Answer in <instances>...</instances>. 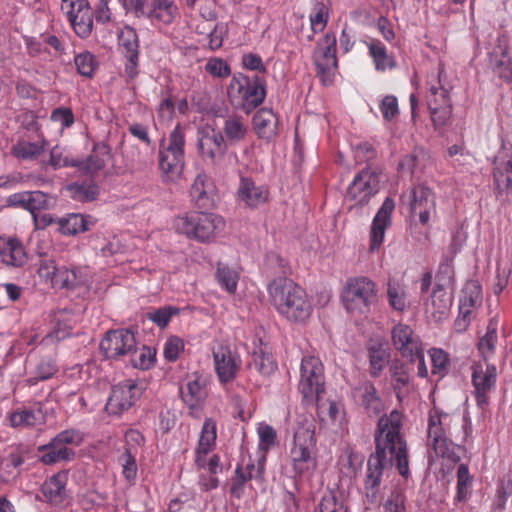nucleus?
I'll list each match as a JSON object with an SVG mask.
<instances>
[{
	"label": "nucleus",
	"instance_id": "9",
	"mask_svg": "<svg viewBox=\"0 0 512 512\" xmlns=\"http://www.w3.org/2000/svg\"><path fill=\"white\" fill-rule=\"evenodd\" d=\"M377 293V285L369 277H350L343 286L341 301L347 312L362 315L377 303Z\"/></svg>",
	"mask_w": 512,
	"mask_h": 512
},
{
	"label": "nucleus",
	"instance_id": "15",
	"mask_svg": "<svg viewBox=\"0 0 512 512\" xmlns=\"http://www.w3.org/2000/svg\"><path fill=\"white\" fill-rule=\"evenodd\" d=\"M401 202L409 208L411 217L419 218L422 225L429 223L436 213V195L428 186L413 185L401 194Z\"/></svg>",
	"mask_w": 512,
	"mask_h": 512
},
{
	"label": "nucleus",
	"instance_id": "7",
	"mask_svg": "<svg viewBox=\"0 0 512 512\" xmlns=\"http://www.w3.org/2000/svg\"><path fill=\"white\" fill-rule=\"evenodd\" d=\"M185 132L178 123L168 137V145L161 141L159 148V169L165 182H177L185 165Z\"/></svg>",
	"mask_w": 512,
	"mask_h": 512
},
{
	"label": "nucleus",
	"instance_id": "60",
	"mask_svg": "<svg viewBox=\"0 0 512 512\" xmlns=\"http://www.w3.org/2000/svg\"><path fill=\"white\" fill-rule=\"evenodd\" d=\"M391 378L394 391L399 397L401 389L406 387L410 382V375L405 366L401 363H394L391 368Z\"/></svg>",
	"mask_w": 512,
	"mask_h": 512
},
{
	"label": "nucleus",
	"instance_id": "49",
	"mask_svg": "<svg viewBox=\"0 0 512 512\" xmlns=\"http://www.w3.org/2000/svg\"><path fill=\"white\" fill-rule=\"evenodd\" d=\"M71 316L72 313L66 309L54 312L52 316V322L54 326L53 332L50 334V336L58 341L69 336L72 331Z\"/></svg>",
	"mask_w": 512,
	"mask_h": 512
},
{
	"label": "nucleus",
	"instance_id": "35",
	"mask_svg": "<svg viewBox=\"0 0 512 512\" xmlns=\"http://www.w3.org/2000/svg\"><path fill=\"white\" fill-rule=\"evenodd\" d=\"M248 367L265 377L272 375L278 368L269 347L263 344L253 350Z\"/></svg>",
	"mask_w": 512,
	"mask_h": 512
},
{
	"label": "nucleus",
	"instance_id": "22",
	"mask_svg": "<svg viewBox=\"0 0 512 512\" xmlns=\"http://www.w3.org/2000/svg\"><path fill=\"white\" fill-rule=\"evenodd\" d=\"M197 148L204 161L216 164L224 158L227 144L221 132L204 126L197 130Z\"/></svg>",
	"mask_w": 512,
	"mask_h": 512
},
{
	"label": "nucleus",
	"instance_id": "47",
	"mask_svg": "<svg viewBox=\"0 0 512 512\" xmlns=\"http://www.w3.org/2000/svg\"><path fill=\"white\" fill-rule=\"evenodd\" d=\"M215 278L220 287L229 294H234L237 290L239 273L229 265L218 262L215 272Z\"/></svg>",
	"mask_w": 512,
	"mask_h": 512
},
{
	"label": "nucleus",
	"instance_id": "56",
	"mask_svg": "<svg viewBox=\"0 0 512 512\" xmlns=\"http://www.w3.org/2000/svg\"><path fill=\"white\" fill-rule=\"evenodd\" d=\"M27 197L25 210L29 211L32 216L36 215L38 211L48 209L50 206L49 195L42 191H28Z\"/></svg>",
	"mask_w": 512,
	"mask_h": 512
},
{
	"label": "nucleus",
	"instance_id": "42",
	"mask_svg": "<svg viewBox=\"0 0 512 512\" xmlns=\"http://www.w3.org/2000/svg\"><path fill=\"white\" fill-rule=\"evenodd\" d=\"M387 298L390 307L396 311H404L408 306V294L404 283L395 278L387 282Z\"/></svg>",
	"mask_w": 512,
	"mask_h": 512
},
{
	"label": "nucleus",
	"instance_id": "20",
	"mask_svg": "<svg viewBox=\"0 0 512 512\" xmlns=\"http://www.w3.org/2000/svg\"><path fill=\"white\" fill-rule=\"evenodd\" d=\"M216 375L221 384L231 383L242 366L238 352L225 344H218L212 349Z\"/></svg>",
	"mask_w": 512,
	"mask_h": 512
},
{
	"label": "nucleus",
	"instance_id": "44",
	"mask_svg": "<svg viewBox=\"0 0 512 512\" xmlns=\"http://www.w3.org/2000/svg\"><path fill=\"white\" fill-rule=\"evenodd\" d=\"M66 189L71 198L80 202L93 201L99 194V187L93 180L73 182Z\"/></svg>",
	"mask_w": 512,
	"mask_h": 512
},
{
	"label": "nucleus",
	"instance_id": "53",
	"mask_svg": "<svg viewBox=\"0 0 512 512\" xmlns=\"http://www.w3.org/2000/svg\"><path fill=\"white\" fill-rule=\"evenodd\" d=\"M43 169H47V167H51L53 170H58L64 167H74L76 164V159L70 158L68 155H65L63 148L59 146H54L50 150V156L48 161H42L41 163Z\"/></svg>",
	"mask_w": 512,
	"mask_h": 512
},
{
	"label": "nucleus",
	"instance_id": "6",
	"mask_svg": "<svg viewBox=\"0 0 512 512\" xmlns=\"http://www.w3.org/2000/svg\"><path fill=\"white\" fill-rule=\"evenodd\" d=\"M230 103L235 109L249 114L266 98V80L258 75L249 77L243 73L234 74L227 88Z\"/></svg>",
	"mask_w": 512,
	"mask_h": 512
},
{
	"label": "nucleus",
	"instance_id": "11",
	"mask_svg": "<svg viewBox=\"0 0 512 512\" xmlns=\"http://www.w3.org/2000/svg\"><path fill=\"white\" fill-rule=\"evenodd\" d=\"M453 422V416L433 408L428 418V446L437 457L458 461L459 456L455 452L454 443L448 439L447 432Z\"/></svg>",
	"mask_w": 512,
	"mask_h": 512
},
{
	"label": "nucleus",
	"instance_id": "16",
	"mask_svg": "<svg viewBox=\"0 0 512 512\" xmlns=\"http://www.w3.org/2000/svg\"><path fill=\"white\" fill-rule=\"evenodd\" d=\"M498 372L494 364L477 361L471 365V382L473 394L479 408H485L489 403V394L495 390Z\"/></svg>",
	"mask_w": 512,
	"mask_h": 512
},
{
	"label": "nucleus",
	"instance_id": "36",
	"mask_svg": "<svg viewBox=\"0 0 512 512\" xmlns=\"http://www.w3.org/2000/svg\"><path fill=\"white\" fill-rule=\"evenodd\" d=\"M47 141L44 138L30 140L20 138L11 148L12 155L23 161L36 160L46 149Z\"/></svg>",
	"mask_w": 512,
	"mask_h": 512
},
{
	"label": "nucleus",
	"instance_id": "61",
	"mask_svg": "<svg viewBox=\"0 0 512 512\" xmlns=\"http://www.w3.org/2000/svg\"><path fill=\"white\" fill-rule=\"evenodd\" d=\"M176 307L165 306L147 313V319L155 323L160 328H165L170 322L173 315L178 314Z\"/></svg>",
	"mask_w": 512,
	"mask_h": 512
},
{
	"label": "nucleus",
	"instance_id": "29",
	"mask_svg": "<svg viewBox=\"0 0 512 512\" xmlns=\"http://www.w3.org/2000/svg\"><path fill=\"white\" fill-rule=\"evenodd\" d=\"M179 392L182 401L190 410L200 409L207 398L206 380L197 375L188 379Z\"/></svg>",
	"mask_w": 512,
	"mask_h": 512
},
{
	"label": "nucleus",
	"instance_id": "27",
	"mask_svg": "<svg viewBox=\"0 0 512 512\" xmlns=\"http://www.w3.org/2000/svg\"><path fill=\"white\" fill-rule=\"evenodd\" d=\"M494 183L500 191L512 187V147L503 145L494 158Z\"/></svg>",
	"mask_w": 512,
	"mask_h": 512
},
{
	"label": "nucleus",
	"instance_id": "12",
	"mask_svg": "<svg viewBox=\"0 0 512 512\" xmlns=\"http://www.w3.org/2000/svg\"><path fill=\"white\" fill-rule=\"evenodd\" d=\"M127 10L137 18H146L159 31L171 25L179 16L174 0H129Z\"/></svg>",
	"mask_w": 512,
	"mask_h": 512
},
{
	"label": "nucleus",
	"instance_id": "46",
	"mask_svg": "<svg viewBox=\"0 0 512 512\" xmlns=\"http://www.w3.org/2000/svg\"><path fill=\"white\" fill-rule=\"evenodd\" d=\"M370 374L378 377L388 363L390 353L386 345L374 343L369 347Z\"/></svg>",
	"mask_w": 512,
	"mask_h": 512
},
{
	"label": "nucleus",
	"instance_id": "31",
	"mask_svg": "<svg viewBox=\"0 0 512 512\" xmlns=\"http://www.w3.org/2000/svg\"><path fill=\"white\" fill-rule=\"evenodd\" d=\"M68 472L60 471L44 481L41 491L47 502L58 505L68 498Z\"/></svg>",
	"mask_w": 512,
	"mask_h": 512
},
{
	"label": "nucleus",
	"instance_id": "57",
	"mask_svg": "<svg viewBox=\"0 0 512 512\" xmlns=\"http://www.w3.org/2000/svg\"><path fill=\"white\" fill-rule=\"evenodd\" d=\"M136 456L137 454L135 453L123 451V453L118 458V461L122 467V474L124 478L130 483H133L137 477L138 466Z\"/></svg>",
	"mask_w": 512,
	"mask_h": 512
},
{
	"label": "nucleus",
	"instance_id": "59",
	"mask_svg": "<svg viewBox=\"0 0 512 512\" xmlns=\"http://www.w3.org/2000/svg\"><path fill=\"white\" fill-rule=\"evenodd\" d=\"M429 356L432 363V373L443 377L448 371V354L443 349L432 348L429 350Z\"/></svg>",
	"mask_w": 512,
	"mask_h": 512
},
{
	"label": "nucleus",
	"instance_id": "39",
	"mask_svg": "<svg viewBox=\"0 0 512 512\" xmlns=\"http://www.w3.org/2000/svg\"><path fill=\"white\" fill-rule=\"evenodd\" d=\"M26 259L25 250L17 239H9L0 247V260L7 266L20 267Z\"/></svg>",
	"mask_w": 512,
	"mask_h": 512
},
{
	"label": "nucleus",
	"instance_id": "17",
	"mask_svg": "<svg viewBox=\"0 0 512 512\" xmlns=\"http://www.w3.org/2000/svg\"><path fill=\"white\" fill-rule=\"evenodd\" d=\"M380 190V176L372 169H363L355 175L347 188L346 198L355 206L363 207Z\"/></svg>",
	"mask_w": 512,
	"mask_h": 512
},
{
	"label": "nucleus",
	"instance_id": "1",
	"mask_svg": "<svg viewBox=\"0 0 512 512\" xmlns=\"http://www.w3.org/2000/svg\"><path fill=\"white\" fill-rule=\"evenodd\" d=\"M401 429L402 415L397 410L378 421L376 449L368 458L364 478V494L369 504L377 503L384 470L390 465L394 463L402 477L410 475L407 444Z\"/></svg>",
	"mask_w": 512,
	"mask_h": 512
},
{
	"label": "nucleus",
	"instance_id": "3",
	"mask_svg": "<svg viewBox=\"0 0 512 512\" xmlns=\"http://www.w3.org/2000/svg\"><path fill=\"white\" fill-rule=\"evenodd\" d=\"M225 227V219L212 212L189 211L173 220V228L178 234L202 244L215 242Z\"/></svg>",
	"mask_w": 512,
	"mask_h": 512
},
{
	"label": "nucleus",
	"instance_id": "43",
	"mask_svg": "<svg viewBox=\"0 0 512 512\" xmlns=\"http://www.w3.org/2000/svg\"><path fill=\"white\" fill-rule=\"evenodd\" d=\"M498 342L497 321L492 319L487 325L486 333L479 339L478 351L482 362H488L495 354Z\"/></svg>",
	"mask_w": 512,
	"mask_h": 512
},
{
	"label": "nucleus",
	"instance_id": "41",
	"mask_svg": "<svg viewBox=\"0 0 512 512\" xmlns=\"http://www.w3.org/2000/svg\"><path fill=\"white\" fill-rule=\"evenodd\" d=\"M93 224L94 220L91 216L76 213L59 220L60 230L64 235L83 233L89 230Z\"/></svg>",
	"mask_w": 512,
	"mask_h": 512
},
{
	"label": "nucleus",
	"instance_id": "38",
	"mask_svg": "<svg viewBox=\"0 0 512 512\" xmlns=\"http://www.w3.org/2000/svg\"><path fill=\"white\" fill-rule=\"evenodd\" d=\"M222 131L226 144L236 145L245 139L248 126L243 117L232 115L224 120Z\"/></svg>",
	"mask_w": 512,
	"mask_h": 512
},
{
	"label": "nucleus",
	"instance_id": "52",
	"mask_svg": "<svg viewBox=\"0 0 512 512\" xmlns=\"http://www.w3.org/2000/svg\"><path fill=\"white\" fill-rule=\"evenodd\" d=\"M257 434L259 438L257 454L266 456L267 452L276 444L277 432L271 425L260 423Z\"/></svg>",
	"mask_w": 512,
	"mask_h": 512
},
{
	"label": "nucleus",
	"instance_id": "62",
	"mask_svg": "<svg viewBox=\"0 0 512 512\" xmlns=\"http://www.w3.org/2000/svg\"><path fill=\"white\" fill-rule=\"evenodd\" d=\"M473 305L472 298H469V304H467L466 297L460 301L459 314L454 322V328L457 333H464L471 321V309Z\"/></svg>",
	"mask_w": 512,
	"mask_h": 512
},
{
	"label": "nucleus",
	"instance_id": "21",
	"mask_svg": "<svg viewBox=\"0 0 512 512\" xmlns=\"http://www.w3.org/2000/svg\"><path fill=\"white\" fill-rule=\"evenodd\" d=\"M62 11L80 38H87L93 31V12L88 0H62Z\"/></svg>",
	"mask_w": 512,
	"mask_h": 512
},
{
	"label": "nucleus",
	"instance_id": "26",
	"mask_svg": "<svg viewBox=\"0 0 512 512\" xmlns=\"http://www.w3.org/2000/svg\"><path fill=\"white\" fill-rule=\"evenodd\" d=\"M9 425L14 429H29L45 422V414L40 403L17 407L8 414Z\"/></svg>",
	"mask_w": 512,
	"mask_h": 512
},
{
	"label": "nucleus",
	"instance_id": "48",
	"mask_svg": "<svg viewBox=\"0 0 512 512\" xmlns=\"http://www.w3.org/2000/svg\"><path fill=\"white\" fill-rule=\"evenodd\" d=\"M57 371V364L51 357L41 358L30 372L27 382L30 385H35L39 381L50 379L56 374Z\"/></svg>",
	"mask_w": 512,
	"mask_h": 512
},
{
	"label": "nucleus",
	"instance_id": "5",
	"mask_svg": "<svg viewBox=\"0 0 512 512\" xmlns=\"http://www.w3.org/2000/svg\"><path fill=\"white\" fill-rule=\"evenodd\" d=\"M315 427L312 423L299 422L290 448V461L298 476L311 475L317 468Z\"/></svg>",
	"mask_w": 512,
	"mask_h": 512
},
{
	"label": "nucleus",
	"instance_id": "23",
	"mask_svg": "<svg viewBox=\"0 0 512 512\" xmlns=\"http://www.w3.org/2000/svg\"><path fill=\"white\" fill-rule=\"evenodd\" d=\"M488 55L493 73L506 83H512V60L509 55L508 36L505 34L498 35Z\"/></svg>",
	"mask_w": 512,
	"mask_h": 512
},
{
	"label": "nucleus",
	"instance_id": "14",
	"mask_svg": "<svg viewBox=\"0 0 512 512\" xmlns=\"http://www.w3.org/2000/svg\"><path fill=\"white\" fill-rule=\"evenodd\" d=\"M298 388L307 403L320 399L324 392V367L318 357L308 355L302 358Z\"/></svg>",
	"mask_w": 512,
	"mask_h": 512
},
{
	"label": "nucleus",
	"instance_id": "10",
	"mask_svg": "<svg viewBox=\"0 0 512 512\" xmlns=\"http://www.w3.org/2000/svg\"><path fill=\"white\" fill-rule=\"evenodd\" d=\"M84 441V433L76 428L63 430L56 434L49 443L38 447L40 461L45 465L70 462L75 459V447Z\"/></svg>",
	"mask_w": 512,
	"mask_h": 512
},
{
	"label": "nucleus",
	"instance_id": "34",
	"mask_svg": "<svg viewBox=\"0 0 512 512\" xmlns=\"http://www.w3.org/2000/svg\"><path fill=\"white\" fill-rule=\"evenodd\" d=\"M253 126L259 138L272 140L278 131V117L272 109L261 108L253 117Z\"/></svg>",
	"mask_w": 512,
	"mask_h": 512
},
{
	"label": "nucleus",
	"instance_id": "64",
	"mask_svg": "<svg viewBox=\"0 0 512 512\" xmlns=\"http://www.w3.org/2000/svg\"><path fill=\"white\" fill-rule=\"evenodd\" d=\"M318 508L319 512H347L343 501L338 500L332 492L323 495Z\"/></svg>",
	"mask_w": 512,
	"mask_h": 512
},
{
	"label": "nucleus",
	"instance_id": "28",
	"mask_svg": "<svg viewBox=\"0 0 512 512\" xmlns=\"http://www.w3.org/2000/svg\"><path fill=\"white\" fill-rule=\"evenodd\" d=\"M391 334L394 347L404 358L411 356L413 352L415 353V351L422 348L420 337L406 324H397L392 329Z\"/></svg>",
	"mask_w": 512,
	"mask_h": 512
},
{
	"label": "nucleus",
	"instance_id": "4",
	"mask_svg": "<svg viewBox=\"0 0 512 512\" xmlns=\"http://www.w3.org/2000/svg\"><path fill=\"white\" fill-rule=\"evenodd\" d=\"M426 87V101L431 119L435 126H443L452 115L450 91L453 86L441 62L427 75Z\"/></svg>",
	"mask_w": 512,
	"mask_h": 512
},
{
	"label": "nucleus",
	"instance_id": "25",
	"mask_svg": "<svg viewBox=\"0 0 512 512\" xmlns=\"http://www.w3.org/2000/svg\"><path fill=\"white\" fill-rule=\"evenodd\" d=\"M237 199L245 207L255 209L264 205L269 199V188L257 184L250 177H241L237 189Z\"/></svg>",
	"mask_w": 512,
	"mask_h": 512
},
{
	"label": "nucleus",
	"instance_id": "54",
	"mask_svg": "<svg viewBox=\"0 0 512 512\" xmlns=\"http://www.w3.org/2000/svg\"><path fill=\"white\" fill-rule=\"evenodd\" d=\"M472 477L468 465L460 464L457 468V495L459 502L465 501L471 494Z\"/></svg>",
	"mask_w": 512,
	"mask_h": 512
},
{
	"label": "nucleus",
	"instance_id": "50",
	"mask_svg": "<svg viewBox=\"0 0 512 512\" xmlns=\"http://www.w3.org/2000/svg\"><path fill=\"white\" fill-rule=\"evenodd\" d=\"M118 41L124 56L139 55V38L134 28L125 26L118 35Z\"/></svg>",
	"mask_w": 512,
	"mask_h": 512
},
{
	"label": "nucleus",
	"instance_id": "63",
	"mask_svg": "<svg viewBox=\"0 0 512 512\" xmlns=\"http://www.w3.org/2000/svg\"><path fill=\"white\" fill-rule=\"evenodd\" d=\"M184 351V341L178 336L169 337L163 348V354L167 361L175 362Z\"/></svg>",
	"mask_w": 512,
	"mask_h": 512
},
{
	"label": "nucleus",
	"instance_id": "55",
	"mask_svg": "<svg viewBox=\"0 0 512 512\" xmlns=\"http://www.w3.org/2000/svg\"><path fill=\"white\" fill-rule=\"evenodd\" d=\"M258 475L259 474L246 473L244 470V465L237 464L230 487L231 495L237 499H240L244 494L246 483L250 480H253V477H257Z\"/></svg>",
	"mask_w": 512,
	"mask_h": 512
},
{
	"label": "nucleus",
	"instance_id": "8",
	"mask_svg": "<svg viewBox=\"0 0 512 512\" xmlns=\"http://www.w3.org/2000/svg\"><path fill=\"white\" fill-rule=\"evenodd\" d=\"M37 273L41 279L54 289L75 290L87 287L90 283V273L87 267L58 266L52 259H43L39 263Z\"/></svg>",
	"mask_w": 512,
	"mask_h": 512
},
{
	"label": "nucleus",
	"instance_id": "24",
	"mask_svg": "<svg viewBox=\"0 0 512 512\" xmlns=\"http://www.w3.org/2000/svg\"><path fill=\"white\" fill-rule=\"evenodd\" d=\"M395 210V201L386 197L373 217L369 232V249L377 251L383 244L386 230L392 225V213Z\"/></svg>",
	"mask_w": 512,
	"mask_h": 512
},
{
	"label": "nucleus",
	"instance_id": "51",
	"mask_svg": "<svg viewBox=\"0 0 512 512\" xmlns=\"http://www.w3.org/2000/svg\"><path fill=\"white\" fill-rule=\"evenodd\" d=\"M329 6L324 2L316 1L309 13L310 29L313 33L324 31L329 21Z\"/></svg>",
	"mask_w": 512,
	"mask_h": 512
},
{
	"label": "nucleus",
	"instance_id": "19",
	"mask_svg": "<svg viewBox=\"0 0 512 512\" xmlns=\"http://www.w3.org/2000/svg\"><path fill=\"white\" fill-rule=\"evenodd\" d=\"M141 393L142 389L132 379L114 385L106 403L107 412L111 415H122L135 405Z\"/></svg>",
	"mask_w": 512,
	"mask_h": 512
},
{
	"label": "nucleus",
	"instance_id": "13",
	"mask_svg": "<svg viewBox=\"0 0 512 512\" xmlns=\"http://www.w3.org/2000/svg\"><path fill=\"white\" fill-rule=\"evenodd\" d=\"M312 61L321 81L325 85L331 83L338 68L337 37L334 31L328 30L316 41Z\"/></svg>",
	"mask_w": 512,
	"mask_h": 512
},
{
	"label": "nucleus",
	"instance_id": "18",
	"mask_svg": "<svg viewBox=\"0 0 512 512\" xmlns=\"http://www.w3.org/2000/svg\"><path fill=\"white\" fill-rule=\"evenodd\" d=\"M100 350L107 359L133 356L137 352L135 334L128 329L111 330L101 340Z\"/></svg>",
	"mask_w": 512,
	"mask_h": 512
},
{
	"label": "nucleus",
	"instance_id": "32",
	"mask_svg": "<svg viewBox=\"0 0 512 512\" xmlns=\"http://www.w3.org/2000/svg\"><path fill=\"white\" fill-rule=\"evenodd\" d=\"M109 154V147L105 143H96L87 158L76 159L75 168L83 174L94 176L105 167Z\"/></svg>",
	"mask_w": 512,
	"mask_h": 512
},
{
	"label": "nucleus",
	"instance_id": "40",
	"mask_svg": "<svg viewBox=\"0 0 512 512\" xmlns=\"http://www.w3.org/2000/svg\"><path fill=\"white\" fill-rule=\"evenodd\" d=\"M361 404L369 416H378L384 410V403L379 397L375 386L365 383L358 388Z\"/></svg>",
	"mask_w": 512,
	"mask_h": 512
},
{
	"label": "nucleus",
	"instance_id": "45",
	"mask_svg": "<svg viewBox=\"0 0 512 512\" xmlns=\"http://www.w3.org/2000/svg\"><path fill=\"white\" fill-rule=\"evenodd\" d=\"M452 305V295L442 285L436 284L431 295L430 303H427V310H430L433 316L445 315Z\"/></svg>",
	"mask_w": 512,
	"mask_h": 512
},
{
	"label": "nucleus",
	"instance_id": "58",
	"mask_svg": "<svg viewBox=\"0 0 512 512\" xmlns=\"http://www.w3.org/2000/svg\"><path fill=\"white\" fill-rule=\"evenodd\" d=\"M77 72L85 77H92L97 67V60L90 52H82L74 58Z\"/></svg>",
	"mask_w": 512,
	"mask_h": 512
},
{
	"label": "nucleus",
	"instance_id": "2",
	"mask_svg": "<svg viewBox=\"0 0 512 512\" xmlns=\"http://www.w3.org/2000/svg\"><path fill=\"white\" fill-rule=\"evenodd\" d=\"M270 302L290 322L302 323L312 313L306 291L287 277L275 278L267 287Z\"/></svg>",
	"mask_w": 512,
	"mask_h": 512
},
{
	"label": "nucleus",
	"instance_id": "30",
	"mask_svg": "<svg viewBox=\"0 0 512 512\" xmlns=\"http://www.w3.org/2000/svg\"><path fill=\"white\" fill-rule=\"evenodd\" d=\"M215 185L212 179L204 172L199 173L191 185L190 196L194 204L201 209H208L214 205Z\"/></svg>",
	"mask_w": 512,
	"mask_h": 512
},
{
	"label": "nucleus",
	"instance_id": "37",
	"mask_svg": "<svg viewBox=\"0 0 512 512\" xmlns=\"http://www.w3.org/2000/svg\"><path fill=\"white\" fill-rule=\"evenodd\" d=\"M369 55L378 72H385L396 67L397 63L392 54H389L385 45L379 40H371L367 43Z\"/></svg>",
	"mask_w": 512,
	"mask_h": 512
},
{
	"label": "nucleus",
	"instance_id": "33",
	"mask_svg": "<svg viewBox=\"0 0 512 512\" xmlns=\"http://www.w3.org/2000/svg\"><path fill=\"white\" fill-rule=\"evenodd\" d=\"M217 425L212 418H206L203 422L198 445L196 448V465L204 466L205 457L210 453L216 444Z\"/></svg>",
	"mask_w": 512,
	"mask_h": 512
}]
</instances>
